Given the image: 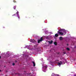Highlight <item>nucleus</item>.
Wrapping results in <instances>:
<instances>
[{"label":"nucleus","mask_w":76,"mask_h":76,"mask_svg":"<svg viewBox=\"0 0 76 76\" xmlns=\"http://www.w3.org/2000/svg\"><path fill=\"white\" fill-rule=\"evenodd\" d=\"M57 32L58 34H59L60 35H64V34H66V31L64 29L62 30L61 32H60V31L58 30V31Z\"/></svg>","instance_id":"1"},{"label":"nucleus","mask_w":76,"mask_h":76,"mask_svg":"<svg viewBox=\"0 0 76 76\" xmlns=\"http://www.w3.org/2000/svg\"><path fill=\"white\" fill-rule=\"evenodd\" d=\"M43 41V38L42 37L40 38V39L38 40V43H40V42H41V41Z\"/></svg>","instance_id":"2"},{"label":"nucleus","mask_w":76,"mask_h":76,"mask_svg":"<svg viewBox=\"0 0 76 76\" xmlns=\"http://www.w3.org/2000/svg\"><path fill=\"white\" fill-rule=\"evenodd\" d=\"M60 63H58V66H60L61 64H63V62L61 61H60Z\"/></svg>","instance_id":"3"},{"label":"nucleus","mask_w":76,"mask_h":76,"mask_svg":"<svg viewBox=\"0 0 76 76\" xmlns=\"http://www.w3.org/2000/svg\"><path fill=\"white\" fill-rule=\"evenodd\" d=\"M31 42L34 43L35 42H36V41L34 39H33L31 41Z\"/></svg>","instance_id":"4"},{"label":"nucleus","mask_w":76,"mask_h":76,"mask_svg":"<svg viewBox=\"0 0 76 76\" xmlns=\"http://www.w3.org/2000/svg\"><path fill=\"white\" fill-rule=\"evenodd\" d=\"M48 42L50 44H53V40H51V41H48Z\"/></svg>","instance_id":"5"},{"label":"nucleus","mask_w":76,"mask_h":76,"mask_svg":"<svg viewBox=\"0 0 76 76\" xmlns=\"http://www.w3.org/2000/svg\"><path fill=\"white\" fill-rule=\"evenodd\" d=\"M32 63H33V66H34V67H35V62L32 61Z\"/></svg>","instance_id":"6"},{"label":"nucleus","mask_w":76,"mask_h":76,"mask_svg":"<svg viewBox=\"0 0 76 76\" xmlns=\"http://www.w3.org/2000/svg\"><path fill=\"white\" fill-rule=\"evenodd\" d=\"M63 37H59V40H60V41H61V40H63Z\"/></svg>","instance_id":"7"},{"label":"nucleus","mask_w":76,"mask_h":76,"mask_svg":"<svg viewBox=\"0 0 76 76\" xmlns=\"http://www.w3.org/2000/svg\"><path fill=\"white\" fill-rule=\"evenodd\" d=\"M55 36L56 37H58V34L57 33L55 35Z\"/></svg>","instance_id":"8"},{"label":"nucleus","mask_w":76,"mask_h":76,"mask_svg":"<svg viewBox=\"0 0 76 76\" xmlns=\"http://www.w3.org/2000/svg\"><path fill=\"white\" fill-rule=\"evenodd\" d=\"M58 60H56L55 61V63H58Z\"/></svg>","instance_id":"9"},{"label":"nucleus","mask_w":76,"mask_h":76,"mask_svg":"<svg viewBox=\"0 0 76 76\" xmlns=\"http://www.w3.org/2000/svg\"><path fill=\"white\" fill-rule=\"evenodd\" d=\"M54 45H57V42H55L54 43Z\"/></svg>","instance_id":"10"},{"label":"nucleus","mask_w":76,"mask_h":76,"mask_svg":"<svg viewBox=\"0 0 76 76\" xmlns=\"http://www.w3.org/2000/svg\"><path fill=\"white\" fill-rule=\"evenodd\" d=\"M16 14H17V15H19V12H18V11H17V12H16Z\"/></svg>","instance_id":"11"},{"label":"nucleus","mask_w":76,"mask_h":76,"mask_svg":"<svg viewBox=\"0 0 76 76\" xmlns=\"http://www.w3.org/2000/svg\"><path fill=\"white\" fill-rule=\"evenodd\" d=\"M17 16L18 17V19H20V16H19V15H17Z\"/></svg>","instance_id":"12"},{"label":"nucleus","mask_w":76,"mask_h":76,"mask_svg":"<svg viewBox=\"0 0 76 76\" xmlns=\"http://www.w3.org/2000/svg\"><path fill=\"white\" fill-rule=\"evenodd\" d=\"M67 50L68 51H70V49L69 48H67Z\"/></svg>","instance_id":"13"},{"label":"nucleus","mask_w":76,"mask_h":76,"mask_svg":"<svg viewBox=\"0 0 76 76\" xmlns=\"http://www.w3.org/2000/svg\"><path fill=\"white\" fill-rule=\"evenodd\" d=\"M13 2H14V3H16V1L15 0H13Z\"/></svg>","instance_id":"14"},{"label":"nucleus","mask_w":76,"mask_h":76,"mask_svg":"<svg viewBox=\"0 0 76 76\" xmlns=\"http://www.w3.org/2000/svg\"><path fill=\"white\" fill-rule=\"evenodd\" d=\"M13 9H14V10L16 9V6H14V7H13Z\"/></svg>","instance_id":"15"},{"label":"nucleus","mask_w":76,"mask_h":76,"mask_svg":"<svg viewBox=\"0 0 76 76\" xmlns=\"http://www.w3.org/2000/svg\"><path fill=\"white\" fill-rule=\"evenodd\" d=\"M47 66H44V67H45V69H47Z\"/></svg>","instance_id":"16"},{"label":"nucleus","mask_w":76,"mask_h":76,"mask_svg":"<svg viewBox=\"0 0 76 76\" xmlns=\"http://www.w3.org/2000/svg\"><path fill=\"white\" fill-rule=\"evenodd\" d=\"M12 65H13V66H15V63H13L12 64Z\"/></svg>","instance_id":"17"},{"label":"nucleus","mask_w":76,"mask_h":76,"mask_svg":"<svg viewBox=\"0 0 76 76\" xmlns=\"http://www.w3.org/2000/svg\"><path fill=\"white\" fill-rule=\"evenodd\" d=\"M16 15V14H15L12 15V16H15Z\"/></svg>","instance_id":"18"},{"label":"nucleus","mask_w":76,"mask_h":76,"mask_svg":"<svg viewBox=\"0 0 76 76\" xmlns=\"http://www.w3.org/2000/svg\"><path fill=\"white\" fill-rule=\"evenodd\" d=\"M64 54H66V52H64Z\"/></svg>","instance_id":"19"},{"label":"nucleus","mask_w":76,"mask_h":76,"mask_svg":"<svg viewBox=\"0 0 76 76\" xmlns=\"http://www.w3.org/2000/svg\"><path fill=\"white\" fill-rule=\"evenodd\" d=\"M3 28H5V27H4L3 26Z\"/></svg>","instance_id":"20"},{"label":"nucleus","mask_w":76,"mask_h":76,"mask_svg":"<svg viewBox=\"0 0 76 76\" xmlns=\"http://www.w3.org/2000/svg\"><path fill=\"white\" fill-rule=\"evenodd\" d=\"M58 54H60V53H58Z\"/></svg>","instance_id":"21"},{"label":"nucleus","mask_w":76,"mask_h":76,"mask_svg":"<svg viewBox=\"0 0 76 76\" xmlns=\"http://www.w3.org/2000/svg\"><path fill=\"white\" fill-rule=\"evenodd\" d=\"M1 58V56H0V58Z\"/></svg>","instance_id":"22"},{"label":"nucleus","mask_w":76,"mask_h":76,"mask_svg":"<svg viewBox=\"0 0 76 76\" xmlns=\"http://www.w3.org/2000/svg\"><path fill=\"white\" fill-rule=\"evenodd\" d=\"M67 46L69 45V44H67Z\"/></svg>","instance_id":"23"},{"label":"nucleus","mask_w":76,"mask_h":76,"mask_svg":"<svg viewBox=\"0 0 76 76\" xmlns=\"http://www.w3.org/2000/svg\"><path fill=\"white\" fill-rule=\"evenodd\" d=\"M1 70H0V72H1Z\"/></svg>","instance_id":"24"},{"label":"nucleus","mask_w":76,"mask_h":76,"mask_svg":"<svg viewBox=\"0 0 76 76\" xmlns=\"http://www.w3.org/2000/svg\"><path fill=\"white\" fill-rule=\"evenodd\" d=\"M75 76H76V75H75Z\"/></svg>","instance_id":"25"},{"label":"nucleus","mask_w":76,"mask_h":76,"mask_svg":"<svg viewBox=\"0 0 76 76\" xmlns=\"http://www.w3.org/2000/svg\"><path fill=\"white\" fill-rule=\"evenodd\" d=\"M38 49V48H37V49Z\"/></svg>","instance_id":"26"},{"label":"nucleus","mask_w":76,"mask_h":76,"mask_svg":"<svg viewBox=\"0 0 76 76\" xmlns=\"http://www.w3.org/2000/svg\"><path fill=\"white\" fill-rule=\"evenodd\" d=\"M4 67H6V66H4Z\"/></svg>","instance_id":"27"}]
</instances>
